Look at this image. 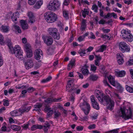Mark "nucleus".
Segmentation results:
<instances>
[{"mask_svg":"<svg viewBox=\"0 0 133 133\" xmlns=\"http://www.w3.org/2000/svg\"><path fill=\"white\" fill-rule=\"evenodd\" d=\"M95 94L98 100L102 104L104 105H108L107 109L110 110L112 109L114 107V102L110 99L109 96H105L101 98V96H103V94L102 91L97 89L95 91Z\"/></svg>","mask_w":133,"mask_h":133,"instance_id":"1","label":"nucleus"},{"mask_svg":"<svg viewBox=\"0 0 133 133\" xmlns=\"http://www.w3.org/2000/svg\"><path fill=\"white\" fill-rule=\"evenodd\" d=\"M5 42L8 44L9 46V48L10 50V52L11 53L14 54L15 56L21 60L23 59V52L22 50H21V48L18 45H16L14 48L10 46L11 44V40L8 38L7 39Z\"/></svg>","mask_w":133,"mask_h":133,"instance_id":"2","label":"nucleus"},{"mask_svg":"<svg viewBox=\"0 0 133 133\" xmlns=\"http://www.w3.org/2000/svg\"><path fill=\"white\" fill-rule=\"evenodd\" d=\"M44 18L46 21L49 23L54 22L57 18V15L52 12H46L44 15Z\"/></svg>","mask_w":133,"mask_h":133,"instance_id":"3","label":"nucleus"},{"mask_svg":"<svg viewBox=\"0 0 133 133\" xmlns=\"http://www.w3.org/2000/svg\"><path fill=\"white\" fill-rule=\"evenodd\" d=\"M131 31L127 29H123L121 31V36L123 39L128 42H131L133 40V36L130 34Z\"/></svg>","mask_w":133,"mask_h":133,"instance_id":"4","label":"nucleus"},{"mask_svg":"<svg viewBox=\"0 0 133 133\" xmlns=\"http://www.w3.org/2000/svg\"><path fill=\"white\" fill-rule=\"evenodd\" d=\"M60 3L58 0L50 1L48 3L47 8L51 11H55L59 8Z\"/></svg>","mask_w":133,"mask_h":133,"instance_id":"5","label":"nucleus"},{"mask_svg":"<svg viewBox=\"0 0 133 133\" xmlns=\"http://www.w3.org/2000/svg\"><path fill=\"white\" fill-rule=\"evenodd\" d=\"M126 108L125 107L120 108V111L119 112V114H118L120 116L122 117L123 118L126 120L131 118L132 116V112L131 110H127V112L125 113Z\"/></svg>","mask_w":133,"mask_h":133,"instance_id":"6","label":"nucleus"},{"mask_svg":"<svg viewBox=\"0 0 133 133\" xmlns=\"http://www.w3.org/2000/svg\"><path fill=\"white\" fill-rule=\"evenodd\" d=\"M49 34L55 39H59L60 38V35L58 32L57 29L54 28H50L48 30Z\"/></svg>","mask_w":133,"mask_h":133,"instance_id":"7","label":"nucleus"},{"mask_svg":"<svg viewBox=\"0 0 133 133\" xmlns=\"http://www.w3.org/2000/svg\"><path fill=\"white\" fill-rule=\"evenodd\" d=\"M119 48L123 52H129L130 50L129 46L124 42H122L119 43Z\"/></svg>","mask_w":133,"mask_h":133,"instance_id":"8","label":"nucleus"},{"mask_svg":"<svg viewBox=\"0 0 133 133\" xmlns=\"http://www.w3.org/2000/svg\"><path fill=\"white\" fill-rule=\"evenodd\" d=\"M91 101L92 103V106L93 108L97 110H99V107L98 103L96 101L95 99L94 95H92L90 97Z\"/></svg>","mask_w":133,"mask_h":133,"instance_id":"9","label":"nucleus"},{"mask_svg":"<svg viewBox=\"0 0 133 133\" xmlns=\"http://www.w3.org/2000/svg\"><path fill=\"white\" fill-rule=\"evenodd\" d=\"M44 43L47 45H51L53 43V40L50 36H45L42 37Z\"/></svg>","mask_w":133,"mask_h":133,"instance_id":"10","label":"nucleus"},{"mask_svg":"<svg viewBox=\"0 0 133 133\" xmlns=\"http://www.w3.org/2000/svg\"><path fill=\"white\" fill-rule=\"evenodd\" d=\"M74 81L73 80H70L68 81L66 87V91L70 92L73 90L72 86H73Z\"/></svg>","mask_w":133,"mask_h":133,"instance_id":"11","label":"nucleus"},{"mask_svg":"<svg viewBox=\"0 0 133 133\" xmlns=\"http://www.w3.org/2000/svg\"><path fill=\"white\" fill-rule=\"evenodd\" d=\"M27 15L28 17L29 20V22L32 24L35 22V19L34 14L31 12H28L27 13Z\"/></svg>","mask_w":133,"mask_h":133,"instance_id":"12","label":"nucleus"},{"mask_svg":"<svg viewBox=\"0 0 133 133\" xmlns=\"http://www.w3.org/2000/svg\"><path fill=\"white\" fill-rule=\"evenodd\" d=\"M25 65L26 69L32 68L34 65L33 61L32 60H28L25 63Z\"/></svg>","mask_w":133,"mask_h":133,"instance_id":"13","label":"nucleus"},{"mask_svg":"<svg viewBox=\"0 0 133 133\" xmlns=\"http://www.w3.org/2000/svg\"><path fill=\"white\" fill-rule=\"evenodd\" d=\"M84 106L87 107V110H86L85 109H83L85 115H87L89 113V112L90 110V104L88 103L87 102L84 101L83 103Z\"/></svg>","mask_w":133,"mask_h":133,"instance_id":"14","label":"nucleus"},{"mask_svg":"<svg viewBox=\"0 0 133 133\" xmlns=\"http://www.w3.org/2000/svg\"><path fill=\"white\" fill-rule=\"evenodd\" d=\"M122 55V53L117 54V61L119 65H122L124 62Z\"/></svg>","mask_w":133,"mask_h":133,"instance_id":"15","label":"nucleus"},{"mask_svg":"<svg viewBox=\"0 0 133 133\" xmlns=\"http://www.w3.org/2000/svg\"><path fill=\"white\" fill-rule=\"evenodd\" d=\"M45 110L48 112L47 114V117H49L51 116L54 112L53 109L49 107H46L45 108Z\"/></svg>","mask_w":133,"mask_h":133,"instance_id":"16","label":"nucleus"},{"mask_svg":"<svg viewBox=\"0 0 133 133\" xmlns=\"http://www.w3.org/2000/svg\"><path fill=\"white\" fill-rule=\"evenodd\" d=\"M61 98L57 99L53 98H48L45 100V102L47 103H50L53 102H57L59 101Z\"/></svg>","mask_w":133,"mask_h":133,"instance_id":"17","label":"nucleus"},{"mask_svg":"<svg viewBox=\"0 0 133 133\" xmlns=\"http://www.w3.org/2000/svg\"><path fill=\"white\" fill-rule=\"evenodd\" d=\"M43 2L42 0H39L37 1L34 6V8L36 9H39L43 4Z\"/></svg>","mask_w":133,"mask_h":133,"instance_id":"18","label":"nucleus"},{"mask_svg":"<svg viewBox=\"0 0 133 133\" xmlns=\"http://www.w3.org/2000/svg\"><path fill=\"white\" fill-rule=\"evenodd\" d=\"M96 59L95 60V65L97 66H99L100 65V61L102 59L101 57L99 55H95Z\"/></svg>","mask_w":133,"mask_h":133,"instance_id":"19","label":"nucleus"},{"mask_svg":"<svg viewBox=\"0 0 133 133\" xmlns=\"http://www.w3.org/2000/svg\"><path fill=\"white\" fill-rule=\"evenodd\" d=\"M31 108L30 106L25 107H24L19 109V111L21 112V114L25 112H27L30 110Z\"/></svg>","mask_w":133,"mask_h":133,"instance_id":"20","label":"nucleus"},{"mask_svg":"<svg viewBox=\"0 0 133 133\" xmlns=\"http://www.w3.org/2000/svg\"><path fill=\"white\" fill-rule=\"evenodd\" d=\"M21 26L23 30H26L28 29L29 26L27 24L24 20H21L20 21Z\"/></svg>","mask_w":133,"mask_h":133,"instance_id":"21","label":"nucleus"},{"mask_svg":"<svg viewBox=\"0 0 133 133\" xmlns=\"http://www.w3.org/2000/svg\"><path fill=\"white\" fill-rule=\"evenodd\" d=\"M26 4V2L24 0H20L19 1L17 5V10H19L20 8L24 5Z\"/></svg>","mask_w":133,"mask_h":133,"instance_id":"22","label":"nucleus"},{"mask_svg":"<svg viewBox=\"0 0 133 133\" xmlns=\"http://www.w3.org/2000/svg\"><path fill=\"white\" fill-rule=\"evenodd\" d=\"M9 30V27L8 25H2L1 31L3 32L6 33Z\"/></svg>","mask_w":133,"mask_h":133,"instance_id":"23","label":"nucleus"},{"mask_svg":"<svg viewBox=\"0 0 133 133\" xmlns=\"http://www.w3.org/2000/svg\"><path fill=\"white\" fill-rule=\"evenodd\" d=\"M125 72L124 70L119 71L117 69V76L122 77L125 75Z\"/></svg>","mask_w":133,"mask_h":133,"instance_id":"24","label":"nucleus"},{"mask_svg":"<svg viewBox=\"0 0 133 133\" xmlns=\"http://www.w3.org/2000/svg\"><path fill=\"white\" fill-rule=\"evenodd\" d=\"M124 88L122 86L118 83L117 82V92L122 93L123 91Z\"/></svg>","mask_w":133,"mask_h":133,"instance_id":"25","label":"nucleus"},{"mask_svg":"<svg viewBox=\"0 0 133 133\" xmlns=\"http://www.w3.org/2000/svg\"><path fill=\"white\" fill-rule=\"evenodd\" d=\"M10 114L12 116H15L21 115V112L19 111V109L18 110H15L11 111L10 112Z\"/></svg>","mask_w":133,"mask_h":133,"instance_id":"26","label":"nucleus"},{"mask_svg":"<svg viewBox=\"0 0 133 133\" xmlns=\"http://www.w3.org/2000/svg\"><path fill=\"white\" fill-rule=\"evenodd\" d=\"M108 78L111 84L113 86H115V81L113 77L110 75L108 77Z\"/></svg>","mask_w":133,"mask_h":133,"instance_id":"27","label":"nucleus"},{"mask_svg":"<svg viewBox=\"0 0 133 133\" xmlns=\"http://www.w3.org/2000/svg\"><path fill=\"white\" fill-rule=\"evenodd\" d=\"M23 47L24 50L25 51L32 50L31 45L28 43L24 44L23 45Z\"/></svg>","mask_w":133,"mask_h":133,"instance_id":"28","label":"nucleus"},{"mask_svg":"<svg viewBox=\"0 0 133 133\" xmlns=\"http://www.w3.org/2000/svg\"><path fill=\"white\" fill-rule=\"evenodd\" d=\"M116 14L114 12L111 13H108L106 15H105L104 16V18H111L113 17L114 18H116Z\"/></svg>","mask_w":133,"mask_h":133,"instance_id":"29","label":"nucleus"},{"mask_svg":"<svg viewBox=\"0 0 133 133\" xmlns=\"http://www.w3.org/2000/svg\"><path fill=\"white\" fill-rule=\"evenodd\" d=\"M75 61L74 59H71L70 62L68 65L67 69L68 70H70L72 66L74 65Z\"/></svg>","mask_w":133,"mask_h":133,"instance_id":"30","label":"nucleus"},{"mask_svg":"<svg viewBox=\"0 0 133 133\" xmlns=\"http://www.w3.org/2000/svg\"><path fill=\"white\" fill-rule=\"evenodd\" d=\"M88 67V66L86 65H84L83 67L82 72L84 75H87L89 73L88 70L87 69Z\"/></svg>","mask_w":133,"mask_h":133,"instance_id":"31","label":"nucleus"},{"mask_svg":"<svg viewBox=\"0 0 133 133\" xmlns=\"http://www.w3.org/2000/svg\"><path fill=\"white\" fill-rule=\"evenodd\" d=\"M42 104L41 103H37L36 105H34V109L33 110H35L36 111L40 110V108L42 107Z\"/></svg>","mask_w":133,"mask_h":133,"instance_id":"32","label":"nucleus"},{"mask_svg":"<svg viewBox=\"0 0 133 133\" xmlns=\"http://www.w3.org/2000/svg\"><path fill=\"white\" fill-rule=\"evenodd\" d=\"M11 128L13 130L15 131H18L21 129V127L19 126L15 125H11Z\"/></svg>","mask_w":133,"mask_h":133,"instance_id":"33","label":"nucleus"},{"mask_svg":"<svg viewBox=\"0 0 133 133\" xmlns=\"http://www.w3.org/2000/svg\"><path fill=\"white\" fill-rule=\"evenodd\" d=\"M49 123L47 122H45V125L43 126V129L45 132H47L48 129L49 128Z\"/></svg>","mask_w":133,"mask_h":133,"instance_id":"34","label":"nucleus"},{"mask_svg":"<svg viewBox=\"0 0 133 133\" xmlns=\"http://www.w3.org/2000/svg\"><path fill=\"white\" fill-rule=\"evenodd\" d=\"M125 88L127 91L131 93H133V86H129L126 85Z\"/></svg>","mask_w":133,"mask_h":133,"instance_id":"35","label":"nucleus"},{"mask_svg":"<svg viewBox=\"0 0 133 133\" xmlns=\"http://www.w3.org/2000/svg\"><path fill=\"white\" fill-rule=\"evenodd\" d=\"M54 118L57 119L61 116V114L58 111H55L54 112Z\"/></svg>","mask_w":133,"mask_h":133,"instance_id":"36","label":"nucleus"},{"mask_svg":"<svg viewBox=\"0 0 133 133\" xmlns=\"http://www.w3.org/2000/svg\"><path fill=\"white\" fill-rule=\"evenodd\" d=\"M86 20L84 19H83L82 21L81 29L82 31L84 30L86 28Z\"/></svg>","mask_w":133,"mask_h":133,"instance_id":"37","label":"nucleus"},{"mask_svg":"<svg viewBox=\"0 0 133 133\" xmlns=\"http://www.w3.org/2000/svg\"><path fill=\"white\" fill-rule=\"evenodd\" d=\"M107 48V46L105 45H102L100 46L99 49L97 51V52H103Z\"/></svg>","mask_w":133,"mask_h":133,"instance_id":"38","label":"nucleus"},{"mask_svg":"<svg viewBox=\"0 0 133 133\" xmlns=\"http://www.w3.org/2000/svg\"><path fill=\"white\" fill-rule=\"evenodd\" d=\"M98 76L96 75H91L89 77V79L92 81H95L98 78Z\"/></svg>","mask_w":133,"mask_h":133,"instance_id":"39","label":"nucleus"},{"mask_svg":"<svg viewBox=\"0 0 133 133\" xmlns=\"http://www.w3.org/2000/svg\"><path fill=\"white\" fill-rule=\"evenodd\" d=\"M43 54L42 51L40 49L36 50L34 52V55H43Z\"/></svg>","mask_w":133,"mask_h":133,"instance_id":"40","label":"nucleus"},{"mask_svg":"<svg viewBox=\"0 0 133 133\" xmlns=\"http://www.w3.org/2000/svg\"><path fill=\"white\" fill-rule=\"evenodd\" d=\"M133 64V57H131L130 59L126 63V65H130Z\"/></svg>","mask_w":133,"mask_h":133,"instance_id":"41","label":"nucleus"},{"mask_svg":"<svg viewBox=\"0 0 133 133\" xmlns=\"http://www.w3.org/2000/svg\"><path fill=\"white\" fill-rule=\"evenodd\" d=\"M98 8L96 4L92 5L91 9L95 12L97 13L98 11Z\"/></svg>","mask_w":133,"mask_h":133,"instance_id":"42","label":"nucleus"},{"mask_svg":"<svg viewBox=\"0 0 133 133\" xmlns=\"http://www.w3.org/2000/svg\"><path fill=\"white\" fill-rule=\"evenodd\" d=\"M88 14L89 11L87 9H84L82 11V15L84 18H85L86 15H88Z\"/></svg>","mask_w":133,"mask_h":133,"instance_id":"43","label":"nucleus"},{"mask_svg":"<svg viewBox=\"0 0 133 133\" xmlns=\"http://www.w3.org/2000/svg\"><path fill=\"white\" fill-rule=\"evenodd\" d=\"M35 59L37 60L38 61V62H41V59H42V56L43 55H34Z\"/></svg>","mask_w":133,"mask_h":133,"instance_id":"44","label":"nucleus"},{"mask_svg":"<svg viewBox=\"0 0 133 133\" xmlns=\"http://www.w3.org/2000/svg\"><path fill=\"white\" fill-rule=\"evenodd\" d=\"M52 79L51 76H49L45 79H44L41 81L42 83H46L50 81Z\"/></svg>","mask_w":133,"mask_h":133,"instance_id":"45","label":"nucleus"},{"mask_svg":"<svg viewBox=\"0 0 133 133\" xmlns=\"http://www.w3.org/2000/svg\"><path fill=\"white\" fill-rule=\"evenodd\" d=\"M13 27L19 33H20L21 32V30L19 26L14 25H13Z\"/></svg>","mask_w":133,"mask_h":133,"instance_id":"46","label":"nucleus"},{"mask_svg":"<svg viewBox=\"0 0 133 133\" xmlns=\"http://www.w3.org/2000/svg\"><path fill=\"white\" fill-rule=\"evenodd\" d=\"M18 14V12H16L15 13L13 14V16H11V19L13 22H14L17 21V18L16 14Z\"/></svg>","mask_w":133,"mask_h":133,"instance_id":"47","label":"nucleus"},{"mask_svg":"<svg viewBox=\"0 0 133 133\" xmlns=\"http://www.w3.org/2000/svg\"><path fill=\"white\" fill-rule=\"evenodd\" d=\"M25 52H26V55L28 57L30 58L32 56V50Z\"/></svg>","mask_w":133,"mask_h":133,"instance_id":"48","label":"nucleus"},{"mask_svg":"<svg viewBox=\"0 0 133 133\" xmlns=\"http://www.w3.org/2000/svg\"><path fill=\"white\" fill-rule=\"evenodd\" d=\"M3 39V36L0 33V44L2 45H3L5 42Z\"/></svg>","mask_w":133,"mask_h":133,"instance_id":"49","label":"nucleus"},{"mask_svg":"<svg viewBox=\"0 0 133 133\" xmlns=\"http://www.w3.org/2000/svg\"><path fill=\"white\" fill-rule=\"evenodd\" d=\"M63 15L65 18H68V11L66 10H64L63 11Z\"/></svg>","mask_w":133,"mask_h":133,"instance_id":"50","label":"nucleus"},{"mask_svg":"<svg viewBox=\"0 0 133 133\" xmlns=\"http://www.w3.org/2000/svg\"><path fill=\"white\" fill-rule=\"evenodd\" d=\"M101 37L103 38H105V39L109 40L110 39L111 37L110 36H109L107 35H102L101 36Z\"/></svg>","mask_w":133,"mask_h":133,"instance_id":"51","label":"nucleus"},{"mask_svg":"<svg viewBox=\"0 0 133 133\" xmlns=\"http://www.w3.org/2000/svg\"><path fill=\"white\" fill-rule=\"evenodd\" d=\"M97 69L96 67L94 64L91 65V70L93 71H95Z\"/></svg>","mask_w":133,"mask_h":133,"instance_id":"52","label":"nucleus"},{"mask_svg":"<svg viewBox=\"0 0 133 133\" xmlns=\"http://www.w3.org/2000/svg\"><path fill=\"white\" fill-rule=\"evenodd\" d=\"M96 125L94 124H90L88 127V128L89 129H94L95 128Z\"/></svg>","mask_w":133,"mask_h":133,"instance_id":"53","label":"nucleus"},{"mask_svg":"<svg viewBox=\"0 0 133 133\" xmlns=\"http://www.w3.org/2000/svg\"><path fill=\"white\" fill-rule=\"evenodd\" d=\"M101 30L103 32L105 33H108L110 31V29H106L104 27L102 28Z\"/></svg>","mask_w":133,"mask_h":133,"instance_id":"54","label":"nucleus"},{"mask_svg":"<svg viewBox=\"0 0 133 133\" xmlns=\"http://www.w3.org/2000/svg\"><path fill=\"white\" fill-rule=\"evenodd\" d=\"M37 0H28V3L30 5H34L36 2Z\"/></svg>","mask_w":133,"mask_h":133,"instance_id":"55","label":"nucleus"},{"mask_svg":"<svg viewBox=\"0 0 133 133\" xmlns=\"http://www.w3.org/2000/svg\"><path fill=\"white\" fill-rule=\"evenodd\" d=\"M85 50H81L79 51V53L80 56H84V55L85 54Z\"/></svg>","mask_w":133,"mask_h":133,"instance_id":"56","label":"nucleus"},{"mask_svg":"<svg viewBox=\"0 0 133 133\" xmlns=\"http://www.w3.org/2000/svg\"><path fill=\"white\" fill-rule=\"evenodd\" d=\"M4 102L3 105L4 106H8L9 105V101L5 99H4L3 100Z\"/></svg>","mask_w":133,"mask_h":133,"instance_id":"57","label":"nucleus"},{"mask_svg":"<svg viewBox=\"0 0 133 133\" xmlns=\"http://www.w3.org/2000/svg\"><path fill=\"white\" fill-rule=\"evenodd\" d=\"M85 38L83 35L80 36L78 38V40L79 42L83 41Z\"/></svg>","mask_w":133,"mask_h":133,"instance_id":"58","label":"nucleus"},{"mask_svg":"<svg viewBox=\"0 0 133 133\" xmlns=\"http://www.w3.org/2000/svg\"><path fill=\"white\" fill-rule=\"evenodd\" d=\"M3 64V59L2 57V55L0 52V67Z\"/></svg>","mask_w":133,"mask_h":133,"instance_id":"59","label":"nucleus"},{"mask_svg":"<svg viewBox=\"0 0 133 133\" xmlns=\"http://www.w3.org/2000/svg\"><path fill=\"white\" fill-rule=\"evenodd\" d=\"M131 0H124V2L126 4L129 5L131 3Z\"/></svg>","mask_w":133,"mask_h":133,"instance_id":"60","label":"nucleus"},{"mask_svg":"<svg viewBox=\"0 0 133 133\" xmlns=\"http://www.w3.org/2000/svg\"><path fill=\"white\" fill-rule=\"evenodd\" d=\"M89 119V117L87 115L82 117L81 119L83 121H87Z\"/></svg>","mask_w":133,"mask_h":133,"instance_id":"61","label":"nucleus"},{"mask_svg":"<svg viewBox=\"0 0 133 133\" xmlns=\"http://www.w3.org/2000/svg\"><path fill=\"white\" fill-rule=\"evenodd\" d=\"M71 0H65L63 4L64 5H69L70 2Z\"/></svg>","mask_w":133,"mask_h":133,"instance_id":"62","label":"nucleus"},{"mask_svg":"<svg viewBox=\"0 0 133 133\" xmlns=\"http://www.w3.org/2000/svg\"><path fill=\"white\" fill-rule=\"evenodd\" d=\"M35 89L32 87L29 88L27 89V90L29 92H31L34 91Z\"/></svg>","mask_w":133,"mask_h":133,"instance_id":"63","label":"nucleus"},{"mask_svg":"<svg viewBox=\"0 0 133 133\" xmlns=\"http://www.w3.org/2000/svg\"><path fill=\"white\" fill-rule=\"evenodd\" d=\"M83 129V127L81 126H77L76 127L77 130L78 131L82 130Z\"/></svg>","mask_w":133,"mask_h":133,"instance_id":"64","label":"nucleus"}]
</instances>
